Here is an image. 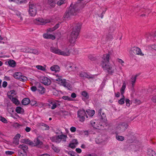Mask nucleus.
I'll use <instances>...</instances> for the list:
<instances>
[{
  "label": "nucleus",
  "mask_w": 156,
  "mask_h": 156,
  "mask_svg": "<svg viewBox=\"0 0 156 156\" xmlns=\"http://www.w3.org/2000/svg\"><path fill=\"white\" fill-rule=\"evenodd\" d=\"M131 52H133L136 55L141 56L144 55V54L141 52L140 48L137 47H134L132 48L131 51Z\"/></svg>",
  "instance_id": "obj_10"
},
{
  "label": "nucleus",
  "mask_w": 156,
  "mask_h": 156,
  "mask_svg": "<svg viewBox=\"0 0 156 156\" xmlns=\"http://www.w3.org/2000/svg\"><path fill=\"white\" fill-rule=\"evenodd\" d=\"M62 98L64 100H67L68 101H70L72 100V99L71 98L67 96H63Z\"/></svg>",
  "instance_id": "obj_44"
},
{
  "label": "nucleus",
  "mask_w": 156,
  "mask_h": 156,
  "mask_svg": "<svg viewBox=\"0 0 156 156\" xmlns=\"http://www.w3.org/2000/svg\"><path fill=\"white\" fill-rule=\"evenodd\" d=\"M77 115L78 117L80 119V121L82 122L84 121L85 116L88 118V116L86 115L85 111L83 109L78 110L77 111Z\"/></svg>",
  "instance_id": "obj_6"
},
{
  "label": "nucleus",
  "mask_w": 156,
  "mask_h": 156,
  "mask_svg": "<svg viewBox=\"0 0 156 156\" xmlns=\"http://www.w3.org/2000/svg\"><path fill=\"white\" fill-rule=\"evenodd\" d=\"M71 143L74 144H75V145H76L77 144L78 142L76 140L74 139L72 141V142Z\"/></svg>",
  "instance_id": "obj_61"
},
{
  "label": "nucleus",
  "mask_w": 156,
  "mask_h": 156,
  "mask_svg": "<svg viewBox=\"0 0 156 156\" xmlns=\"http://www.w3.org/2000/svg\"><path fill=\"white\" fill-rule=\"evenodd\" d=\"M152 101L154 103H156V95L153 96L151 98Z\"/></svg>",
  "instance_id": "obj_51"
},
{
  "label": "nucleus",
  "mask_w": 156,
  "mask_h": 156,
  "mask_svg": "<svg viewBox=\"0 0 156 156\" xmlns=\"http://www.w3.org/2000/svg\"><path fill=\"white\" fill-rule=\"evenodd\" d=\"M81 25L82 24L79 23L75 24L74 25L69 38V41L71 44H73L76 42L81 28Z\"/></svg>",
  "instance_id": "obj_2"
},
{
  "label": "nucleus",
  "mask_w": 156,
  "mask_h": 156,
  "mask_svg": "<svg viewBox=\"0 0 156 156\" xmlns=\"http://www.w3.org/2000/svg\"><path fill=\"white\" fill-rule=\"evenodd\" d=\"M59 26V24L58 23L55 25L53 28H50L49 31L51 32L53 31L58 28Z\"/></svg>",
  "instance_id": "obj_31"
},
{
  "label": "nucleus",
  "mask_w": 156,
  "mask_h": 156,
  "mask_svg": "<svg viewBox=\"0 0 156 156\" xmlns=\"http://www.w3.org/2000/svg\"><path fill=\"white\" fill-rule=\"evenodd\" d=\"M14 153V152L11 151H6L5 152V154L7 155H12Z\"/></svg>",
  "instance_id": "obj_53"
},
{
  "label": "nucleus",
  "mask_w": 156,
  "mask_h": 156,
  "mask_svg": "<svg viewBox=\"0 0 156 156\" xmlns=\"http://www.w3.org/2000/svg\"><path fill=\"white\" fill-rule=\"evenodd\" d=\"M109 54H104L102 58L101 65L104 69L107 70L109 74H112L114 73L115 68L112 66L109 65Z\"/></svg>",
  "instance_id": "obj_1"
},
{
  "label": "nucleus",
  "mask_w": 156,
  "mask_h": 156,
  "mask_svg": "<svg viewBox=\"0 0 156 156\" xmlns=\"http://www.w3.org/2000/svg\"><path fill=\"white\" fill-rule=\"evenodd\" d=\"M50 69L52 71H54L56 73L59 71L60 68L57 65H54L51 67Z\"/></svg>",
  "instance_id": "obj_16"
},
{
  "label": "nucleus",
  "mask_w": 156,
  "mask_h": 156,
  "mask_svg": "<svg viewBox=\"0 0 156 156\" xmlns=\"http://www.w3.org/2000/svg\"><path fill=\"white\" fill-rule=\"evenodd\" d=\"M23 51L24 52H29L31 53H33L34 54L38 55L39 54V52L37 49H29L27 50L24 48Z\"/></svg>",
  "instance_id": "obj_13"
},
{
  "label": "nucleus",
  "mask_w": 156,
  "mask_h": 156,
  "mask_svg": "<svg viewBox=\"0 0 156 156\" xmlns=\"http://www.w3.org/2000/svg\"><path fill=\"white\" fill-rule=\"evenodd\" d=\"M69 146L72 149H74L76 147V145L72 143L70 144Z\"/></svg>",
  "instance_id": "obj_56"
},
{
  "label": "nucleus",
  "mask_w": 156,
  "mask_h": 156,
  "mask_svg": "<svg viewBox=\"0 0 156 156\" xmlns=\"http://www.w3.org/2000/svg\"><path fill=\"white\" fill-rule=\"evenodd\" d=\"M12 101L14 103L17 105H18L19 103L18 99L15 98H12Z\"/></svg>",
  "instance_id": "obj_39"
},
{
  "label": "nucleus",
  "mask_w": 156,
  "mask_h": 156,
  "mask_svg": "<svg viewBox=\"0 0 156 156\" xmlns=\"http://www.w3.org/2000/svg\"><path fill=\"white\" fill-rule=\"evenodd\" d=\"M112 38V36L111 34H108L106 36V41L110 40Z\"/></svg>",
  "instance_id": "obj_37"
},
{
  "label": "nucleus",
  "mask_w": 156,
  "mask_h": 156,
  "mask_svg": "<svg viewBox=\"0 0 156 156\" xmlns=\"http://www.w3.org/2000/svg\"><path fill=\"white\" fill-rule=\"evenodd\" d=\"M125 97L123 95L122 97L118 101L120 105H122L124 103Z\"/></svg>",
  "instance_id": "obj_36"
},
{
  "label": "nucleus",
  "mask_w": 156,
  "mask_h": 156,
  "mask_svg": "<svg viewBox=\"0 0 156 156\" xmlns=\"http://www.w3.org/2000/svg\"><path fill=\"white\" fill-rule=\"evenodd\" d=\"M65 0H59L57 2V4L58 5H61L64 3Z\"/></svg>",
  "instance_id": "obj_46"
},
{
  "label": "nucleus",
  "mask_w": 156,
  "mask_h": 156,
  "mask_svg": "<svg viewBox=\"0 0 156 156\" xmlns=\"http://www.w3.org/2000/svg\"><path fill=\"white\" fill-rule=\"evenodd\" d=\"M84 8V5L82 2L72 3L70 5L68 10L70 14L73 16L76 15Z\"/></svg>",
  "instance_id": "obj_3"
},
{
  "label": "nucleus",
  "mask_w": 156,
  "mask_h": 156,
  "mask_svg": "<svg viewBox=\"0 0 156 156\" xmlns=\"http://www.w3.org/2000/svg\"><path fill=\"white\" fill-rule=\"evenodd\" d=\"M34 23L37 25H44L50 22L49 20H44L43 19L37 18L34 20Z\"/></svg>",
  "instance_id": "obj_9"
},
{
  "label": "nucleus",
  "mask_w": 156,
  "mask_h": 156,
  "mask_svg": "<svg viewBox=\"0 0 156 156\" xmlns=\"http://www.w3.org/2000/svg\"><path fill=\"white\" fill-rule=\"evenodd\" d=\"M22 142L23 143H25L32 146L34 145V143L32 141H31L29 139H23L22 140Z\"/></svg>",
  "instance_id": "obj_18"
},
{
  "label": "nucleus",
  "mask_w": 156,
  "mask_h": 156,
  "mask_svg": "<svg viewBox=\"0 0 156 156\" xmlns=\"http://www.w3.org/2000/svg\"><path fill=\"white\" fill-rule=\"evenodd\" d=\"M30 101L29 99L25 98L22 100V103L24 105H27L30 103Z\"/></svg>",
  "instance_id": "obj_22"
},
{
  "label": "nucleus",
  "mask_w": 156,
  "mask_h": 156,
  "mask_svg": "<svg viewBox=\"0 0 156 156\" xmlns=\"http://www.w3.org/2000/svg\"><path fill=\"white\" fill-rule=\"evenodd\" d=\"M13 143L16 145L18 144H19V139L17 138H14Z\"/></svg>",
  "instance_id": "obj_45"
},
{
  "label": "nucleus",
  "mask_w": 156,
  "mask_h": 156,
  "mask_svg": "<svg viewBox=\"0 0 156 156\" xmlns=\"http://www.w3.org/2000/svg\"><path fill=\"white\" fill-rule=\"evenodd\" d=\"M31 90L33 92L37 90V88L36 87L34 86H32L31 87Z\"/></svg>",
  "instance_id": "obj_57"
},
{
  "label": "nucleus",
  "mask_w": 156,
  "mask_h": 156,
  "mask_svg": "<svg viewBox=\"0 0 156 156\" xmlns=\"http://www.w3.org/2000/svg\"><path fill=\"white\" fill-rule=\"evenodd\" d=\"M101 115V119L103 121H105L106 119V116L105 115L104 113H102V115Z\"/></svg>",
  "instance_id": "obj_49"
},
{
  "label": "nucleus",
  "mask_w": 156,
  "mask_h": 156,
  "mask_svg": "<svg viewBox=\"0 0 156 156\" xmlns=\"http://www.w3.org/2000/svg\"><path fill=\"white\" fill-rule=\"evenodd\" d=\"M80 77H85L87 79H93L94 76L91 75H88L87 73L84 72H81L80 74Z\"/></svg>",
  "instance_id": "obj_12"
},
{
  "label": "nucleus",
  "mask_w": 156,
  "mask_h": 156,
  "mask_svg": "<svg viewBox=\"0 0 156 156\" xmlns=\"http://www.w3.org/2000/svg\"><path fill=\"white\" fill-rule=\"evenodd\" d=\"M19 80L20 81L24 82L27 80V78L25 76L22 75H21Z\"/></svg>",
  "instance_id": "obj_40"
},
{
  "label": "nucleus",
  "mask_w": 156,
  "mask_h": 156,
  "mask_svg": "<svg viewBox=\"0 0 156 156\" xmlns=\"http://www.w3.org/2000/svg\"><path fill=\"white\" fill-rule=\"evenodd\" d=\"M30 128L28 127H26L25 129V131L27 132H30Z\"/></svg>",
  "instance_id": "obj_62"
},
{
  "label": "nucleus",
  "mask_w": 156,
  "mask_h": 156,
  "mask_svg": "<svg viewBox=\"0 0 156 156\" xmlns=\"http://www.w3.org/2000/svg\"><path fill=\"white\" fill-rule=\"evenodd\" d=\"M51 147L53 150L55 152H58L60 151L58 147L55 146L53 144L52 145Z\"/></svg>",
  "instance_id": "obj_38"
},
{
  "label": "nucleus",
  "mask_w": 156,
  "mask_h": 156,
  "mask_svg": "<svg viewBox=\"0 0 156 156\" xmlns=\"http://www.w3.org/2000/svg\"><path fill=\"white\" fill-rule=\"evenodd\" d=\"M67 137L66 135L62 134L60 135L55 136L50 138V139L53 142L57 143H59L61 140L65 142Z\"/></svg>",
  "instance_id": "obj_5"
},
{
  "label": "nucleus",
  "mask_w": 156,
  "mask_h": 156,
  "mask_svg": "<svg viewBox=\"0 0 156 156\" xmlns=\"http://www.w3.org/2000/svg\"><path fill=\"white\" fill-rule=\"evenodd\" d=\"M86 112L90 117L92 116L95 114V111L94 110L88 109L86 110Z\"/></svg>",
  "instance_id": "obj_27"
},
{
  "label": "nucleus",
  "mask_w": 156,
  "mask_h": 156,
  "mask_svg": "<svg viewBox=\"0 0 156 156\" xmlns=\"http://www.w3.org/2000/svg\"><path fill=\"white\" fill-rule=\"evenodd\" d=\"M29 14L31 16H35L37 13V10L33 9H29Z\"/></svg>",
  "instance_id": "obj_25"
},
{
  "label": "nucleus",
  "mask_w": 156,
  "mask_h": 156,
  "mask_svg": "<svg viewBox=\"0 0 156 156\" xmlns=\"http://www.w3.org/2000/svg\"><path fill=\"white\" fill-rule=\"evenodd\" d=\"M50 51L51 52L59 55L67 56L70 55V52L68 49H66L65 51H62L58 48L51 47H50Z\"/></svg>",
  "instance_id": "obj_4"
},
{
  "label": "nucleus",
  "mask_w": 156,
  "mask_h": 156,
  "mask_svg": "<svg viewBox=\"0 0 156 156\" xmlns=\"http://www.w3.org/2000/svg\"><path fill=\"white\" fill-rule=\"evenodd\" d=\"M49 35V34H44L43 35V37L45 38L48 39V38L49 37L48 36Z\"/></svg>",
  "instance_id": "obj_60"
},
{
  "label": "nucleus",
  "mask_w": 156,
  "mask_h": 156,
  "mask_svg": "<svg viewBox=\"0 0 156 156\" xmlns=\"http://www.w3.org/2000/svg\"><path fill=\"white\" fill-rule=\"evenodd\" d=\"M68 154L70 155L71 156H75V154L76 155V154L74 152L69 151L68 153Z\"/></svg>",
  "instance_id": "obj_55"
},
{
  "label": "nucleus",
  "mask_w": 156,
  "mask_h": 156,
  "mask_svg": "<svg viewBox=\"0 0 156 156\" xmlns=\"http://www.w3.org/2000/svg\"><path fill=\"white\" fill-rule=\"evenodd\" d=\"M56 76L58 77V78L56 79V80L57 81L60 82L61 81V82L62 81H63L64 80H62L61 78V77L60 76H59L58 75H57Z\"/></svg>",
  "instance_id": "obj_48"
},
{
  "label": "nucleus",
  "mask_w": 156,
  "mask_h": 156,
  "mask_svg": "<svg viewBox=\"0 0 156 156\" xmlns=\"http://www.w3.org/2000/svg\"><path fill=\"white\" fill-rule=\"evenodd\" d=\"M76 96V94L75 93H72L71 95V97L72 98H75Z\"/></svg>",
  "instance_id": "obj_63"
},
{
  "label": "nucleus",
  "mask_w": 156,
  "mask_h": 156,
  "mask_svg": "<svg viewBox=\"0 0 156 156\" xmlns=\"http://www.w3.org/2000/svg\"><path fill=\"white\" fill-rule=\"evenodd\" d=\"M37 85L38 86L37 90L43 94L45 93V89L43 86L41 85L39 83H37Z\"/></svg>",
  "instance_id": "obj_14"
},
{
  "label": "nucleus",
  "mask_w": 156,
  "mask_h": 156,
  "mask_svg": "<svg viewBox=\"0 0 156 156\" xmlns=\"http://www.w3.org/2000/svg\"><path fill=\"white\" fill-rule=\"evenodd\" d=\"M0 121L5 123L8 122L7 120L1 116H0Z\"/></svg>",
  "instance_id": "obj_41"
},
{
  "label": "nucleus",
  "mask_w": 156,
  "mask_h": 156,
  "mask_svg": "<svg viewBox=\"0 0 156 156\" xmlns=\"http://www.w3.org/2000/svg\"><path fill=\"white\" fill-rule=\"evenodd\" d=\"M48 102V108L52 109H54L57 107V101L55 100L52 98L48 99L47 101Z\"/></svg>",
  "instance_id": "obj_8"
},
{
  "label": "nucleus",
  "mask_w": 156,
  "mask_h": 156,
  "mask_svg": "<svg viewBox=\"0 0 156 156\" xmlns=\"http://www.w3.org/2000/svg\"><path fill=\"white\" fill-rule=\"evenodd\" d=\"M8 63L10 66L12 67H15L16 65V62L13 60H9Z\"/></svg>",
  "instance_id": "obj_24"
},
{
  "label": "nucleus",
  "mask_w": 156,
  "mask_h": 156,
  "mask_svg": "<svg viewBox=\"0 0 156 156\" xmlns=\"http://www.w3.org/2000/svg\"><path fill=\"white\" fill-rule=\"evenodd\" d=\"M76 151L78 153H80L81 152V150L79 148H76Z\"/></svg>",
  "instance_id": "obj_64"
},
{
  "label": "nucleus",
  "mask_w": 156,
  "mask_h": 156,
  "mask_svg": "<svg viewBox=\"0 0 156 156\" xmlns=\"http://www.w3.org/2000/svg\"><path fill=\"white\" fill-rule=\"evenodd\" d=\"M56 0H48V4L50 8H54L55 6Z\"/></svg>",
  "instance_id": "obj_15"
},
{
  "label": "nucleus",
  "mask_w": 156,
  "mask_h": 156,
  "mask_svg": "<svg viewBox=\"0 0 156 156\" xmlns=\"http://www.w3.org/2000/svg\"><path fill=\"white\" fill-rule=\"evenodd\" d=\"M82 95L86 99H88L89 98L88 93L85 91H83L82 92Z\"/></svg>",
  "instance_id": "obj_33"
},
{
  "label": "nucleus",
  "mask_w": 156,
  "mask_h": 156,
  "mask_svg": "<svg viewBox=\"0 0 156 156\" xmlns=\"http://www.w3.org/2000/svg\"><path fill=\"white\" fill-rule=\"evenodd\" d=\"M21 74L20 72H16L13 74V76L15 78L19 80Z\"/></svg>",
  "instance_id": "obj_28"
},
{
  "label": "nucleus",
  "mask_w": 156,
  "mask_h": 156,
  "mask_svg": "<svg viewBox=\"0 0 156 156\" xmlns=\"http://www.w3.org/2000/svg\"><path fill=\"white\" fill-rule=\"evenodd\" d=\"M90 124L94 128H97V127H99V126H97L95 120L91 121H90Z\"/></svg>",
  "instance_id": "obj_35"
},
{
  "label": "nucleus",
  "mask_w": 156,
  "mask_h": 156,
  "mask_svg": "<svg viewBox=\"0 0 156 156\" xmlns=\"http://www.w3.org/2000/svg\"><path fill=\"white\" fill-rule=\"evenodd\" d=\"M7 85V83L5 81L3 82L2 86L3 87H5Z\"/></svg>",
  "instance_id": "obj_59"
},
{
  "label": "nucleus",
  "mask_w": 156,
  "mask_h": 156,
  "mask_svg": "<svg viewBox=\"0 0 156 156\" xmlns=\"http://www.w3.org/2000/svg\"><path fill=\"white\" fill-rule=\"evenodd\" d=\"M72 16H73L72 15L70 14V12L68 9L64 14L63 17L66 20V19L70 18Z\"/></svg>",
  "instance_id": "obj_17"
},
{
  "label": "nucleus",
  "mask_w": 156,
  "mask_h": 156,
  "mask_svg": "<svg viewBox=\"0 0 156 156\" xmlns=\"http://www.w3.org/2000/svg\"><path fill=\"white\" fill-rule=\"evenodd\" d=\"M36 68L38 69L41 70L42 71H44L45 70V68L42 66L38 65L36 66Z\"/></svg>",
  "instance_id": "obj_42"
},
{
  "label": "nucleus",
  "mask_w": 156,
  "mask_h": 156,
  "mask_svg": "<svg viewBox=\"0 0 156 156\" xmlns=\"http://www.w3.org/2000/svg\"><path fill=\"white\" fill-rule=\"evenodd\" d=\"M36 5L34 3H31L30 2V3L29 4V9H35L36 10Z\"/></svg>",
  "instance_id": "obj_30"
},
{
  "label": "nucleus",
  "mask_w": 156,
  "mask_h": 156,
  "mask_svg": "<svg viewBox=\"0 0 156 156\" xmlns=\"http://www.w3.org/2000/svg\"><path fill=\"white\" fill-rule=\"evenodd\" d=\"M19 147L22 149L24 153H26L28 148L27 146L25 144L20 145Z\"/></svg>",
  "instance_id": "obj_20"
},
{
  "label": "nucleus",
  "mask_w": 156,
  "mask_h": 156,
  "mask_svg": "<svg viewBox=\"0 0 156 156\" xmlns=\"http://www.w3.org/2000/svg\"><path fill=\"white\" fill-rule=\"evenodd\" d=\"M126 87V83L124 82L123 83V85L120 89V93L121 94L123 95L124 93Z\"/></svg>",
  "instance_id": "obj_29"
},
{
  "label": "nucleus",
  "mask_w": 156,
  "mask_h": 156,
  "mask_svg": "<svg viewBox=\"0 0 156 156\" xmlns=\"http://www.w3.org/2000/svg\"><path fill=\"white\" fill-rule=\"evenodd\" d=\"M34 146H37L39 145H42V143L40 140L39 139V137H38L36 139H35L34 140Z\"/></svg>",
  "instance_id": "obj_19"
},
{
  "label": "nucleus",
  "mask_w": 156,
  "mask_h": 156,
  "mask_svg": "<svg viewBox=\"0 0 156 156\" xmlns=\"http://www.w3.org/2000/svg\"><path fill=\"white\" fill-rule=\"evenodd\" d=\"M42 126L44 127V128L43 129L45 130H49V126L46 125V124L44 123H42Z\"/></svg>",
  "instance_id": "obj_47"
},
{
  "label": "nucleus",
  "mask_w": 156,
  "mask_h": 156,
  "mask_svg": "<svg viewBox=\"0 0 156 156\" xmlns=\"http://www.w3.org/2000/svg\"><path fill=\"white\" fill-rule=\"evenodd\" d=\"M137 77V75H136L135 76H133L131 78L130 80V82H131L132 84V87H133L134 85V83H135L136 77Z\"/></svg>",
  "instance_id": "obj_23"
},
{
  "label": "nucleus",
  "mask_w": 156,
  "mask_h": 156,
  "mask_svg": "<svg viewBox=\"0 0 156 156\" xmlns=\"http://www.w3.org/2000/svg\"><path fill=\"white\" fill-rule=\"evenodd\" d=\"M76 128L74 127H72L70 129V130L71 132H74L76 131Z\"/></svg>",
  "instance_id": "obj_58"
},
{
  "label": "nucleus",
  "mask_w": 156,
  "mask_h": 156,
  "mask_svg": "<svg viewBox=\"0 0 156 156\" xmlns=\"http://www.w3.org/2000/svg\"><path fill=\"white\" fill-rule=\"evenodd\" d=\"M30 105L32 106H34V105H35V106H36V105L37 104V101L35 100H32L30 102Z\"/></svg>",
  "instance_id": "obj_50"
},
{
  "label": "nucleus",
  "mask_w": 156,
  "mask_h": 156,
  "mask_svg": "<svg viewBox=\"0 0 156 156\" xmlns=\"http://www.w3.org/2000/svg\"><path fill=\"white\" fill-rule=\"evenodd\" d=\"M61 83L63 86L65 87L68 88L70 87V85L69 83L66 82V80H64L63 81H62Z\"/></svg>",
  "instance_id": "obj_26"
},
{
  "label": "nucleus",
  "mask_w": 156,
  "mask_h": 156,
  "mask_svg": "<svg viewBox=\"0 0 156 156\" xmlns=\"http://www.w3.org/2000/svg\"><path fill=\"white\" fill-rule=\"evenodd\" d=\"M41 82L45 85H49L51 83V80L46 77H42Z\"/></svg>",
  "instance_id": "obj_11"
},
{
  "label": "nucleus",
  "mask_w": 156,
  "mask_h": 156,
  "mask_svg": "<svg viewBox=\"0 0 156 156\" xmlns=\"http://www.w3.org/2000/svg\"><path fill=\"white\" fill-rule=\"evenodd\" d=\"M128 126L126 122L120 123L116 127L117 130L120 132H123L125 131Z\"/></svg>",
  "instance_id": "obj_7"
},
{
  "label": "nucleus",
  "mask_w": 156,
  "mask_h": 156,
  "mask_svg": "<svg viewBox=\"0 0 156 156\" xmlns=\"http://www.w3.org/2000/svg\"><path fill=\"white\" fill-rule=\"evenodd\" d=\"M116 138L117 140L120 141H122L124 140V137L118 135H116Z\"/></svg>",
  "instance_id": "obj_34"
},
{
  "label": "nucleus",
  "mask_w": 156,
  "mask_h": 156,
  "mask_svg": "<svg viewBox=\"0 0 156 156\" xmlns=\"http://www.w3.org/2000/svg\"><path fill=\"white\" fill-rule=\"evenodd\" d=\"M125 101L126 105L128 107L130 105V100L129 99H126L125 100Z\"/></svg>",
  "instance_id": "obj_52"
},
{
  "label": "nucleus",
  "mask_w": 156,
  "mask_h": 156,
  "mask_svg": "<svg viewBox=\"0 0 156 156\" xmlns=\"http://www.w3.org/2000/svg\"><path fill=\"white\" fill-rule=\"evenodd\" d=\"M48 37H49L48 38V39H51L52 40H54L55 38V37L54 36L51 34H49Z\"/></svg>",
  "instance_id": "obj_54"
},
{
  "label": "nucleus",
  "mask_w": 156,
  "mask_h": 156,
  "mask_svg": "<svg viewBox=\"0 0 156 156\" xmlns=\"http://www.w3.org/2000/svg\"><path fill=\"white\" fill-rule=\"evenodd\" d=\"M16 112L18 113L22 114L24 112L23 109L20 107H17L15 109Z\"/></svg>",
  "instance_id": "obj_21"
},
{
  "label": "nucleus",
  "mask_w": 156,
  "mask_h": 156,
  "mask_svg": "<svg viewBox=\"0 0 156 156\" xmlns=\"http://www.w3.org/2000/svg\"><path fill=\"white\" fill-rule=\"evenodd\" d=\"M22 125L19 124L17 123H14L13 124V126L14 127H15L16 128H19L20 127V126H22Z\"/></svg>",
  "instance_id": "obj_43"
},
{
  "label": "nucleus",
  "mask_w": 156,
  "mask_h": 156,
  "mask_svg": "<svg viewBox=\"0 0 156 156\" xmlns=\"http://www.w3.org/2000/svg\"><path fill=\"white\" fill-rule=\"evenodd\" d=\"M148 155L149 156H156V154L153 150H150L148 152Z\"/></svg>",
  "instance_id": "obj_32"
}]
</instances>
